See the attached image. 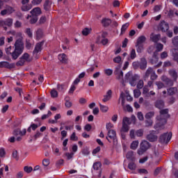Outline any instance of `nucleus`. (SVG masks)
<instances>
[{
    "mask_svg": "<svg viewBox=\"0 0 178 178\" xmlns=\"http://www.w3.org/2000/svg\"><path fill=\"white\" fill-rule=\"evenodd\" d=\"M155 115V113L154 111H150L146 113L145 115V119L150 120L151 118H154V115Z\"/></svg>",
    "mask_w": 178,
    "mask_h": 178,
    "instance_id": "e433bc0d",
    "label": "nucleus"
},
{
    "mask_svg": "<svg viewBox=\"0 0 178 178\" xmlns=\"http://www.w3.org/2000/svg\"><path fill=\"white\" fill-rule=\"evenodd\" d=\"M43 45H44L43 42H39V43L36 44L35 49L33 51L34 55H37V54H38L39 52H41Z\"/></svg>",
    "mask_w": 178,
    "mask_h": 178,
    "instance_id": "4468645a",
    "label": "nucleus"
},
{
    "mask_svg": "<svg viewBox=\"0 0 178 178\" xmlns=\"http://www.w3.org/2000/svg\"><path fill=\"white\" fill-rule=\"evenodd\" d=\"M137 147H138V140L133 141L132 143L131 144V149H137Z\"/></svg>",
    "mask_w": 178,
    "mask_h": 178,
    "instance_id": "ea45409f",
    "label": "nucleus"
},
{
    "mask_svg": "<svg viewBox=\"0 0 178 178\" xmlns=\"http://www.w3.org/2000/svg\"><path fill=\"white\" fill-rule=\"evenodd\" d=\"M177 92V88H170L168 89V95H175V93Z\"/></svg>",
    "mask_w": 178,
    "mask_h": 178,
    "instance_id": "c85d7f7f",
    "label": "nucleus"
},
{
    "mask_svg": "<svg viewBox=\"0 0 178 178\" xmlns=\"http://www.w3.org/2000/svg\"><path fill=\"white\" fill-rule=\"evenodd\" d=\"M43 166H48L49 165V159H44L42 161Z\"/></svg>",
    "mask_w": 178,
    "mask_h": 178,
    "instance_id": "774afa93",
    "label": "nucleus"
},
{
    "mask_svg": "<svg viewBox=\"0 0 178 178\" xmlns=\"http://www.w3.org/2000/svg\"><path fill=\"white\" fill-rule=\"evenodd\" d=\"M33 8V6L31 5H26V4H23L22 7V10H23L24 12H27L29 10H30V9H31Z\"/></svg>",
    "mask_w": 178,
    "mask_h": 178,
    "instance_id": "72a5a7b5",
    "label": "nucleus"
},
{
    "mask_svg": "<svg viewBox=\"0 0 178 178\" xmlns=\"http://www.w3.org/2000/svg\"><path fill=\"white\" fill-rule=\"evenodd\" d=\"M154 70L151 67H149L145 74V79H148L154 73Z\"/></svg>",
    "mask_w": 178,
    "mask_h": 178,
    "instance_id": "a878e982",
    "label": "nucleus"
},
{
    "mask_svg": "<svg viewBox=\"0 0 178 178\" xmlns=\"http://www.w3.org/2000/svg\"><path fill=\"white\" fill-rule=\"evenodd\" d=\"M133 155H134V153L133 152V151H129L127 152L126 156L127 159H131L133 158Z\"/></svg>",
    "mask_w": 178,
    "mask_h": 178,
    "instance_id": "4d7b16f0",
    "label": "nucleus"
},
{
    "mask_svg": "<svg viewBox=\"0 0 178 178\" xmlns=\"http://www.w3.org/2000/svg\"><path fill=\"white\" fill-rule=\"evenodd\" d=\"M129 29V23H126L122 26L120 35H123L126 33V30Z\"/></svg>",
    "mask_w": 178,
    "mask_h": 178,
    "instance_id": "bb28decb",
    "label": "nucleus"
},
{
    "mask_svg": "<svg viewBox=\"0 0 178 178\" xmlns=\"http://www.w3.org/2000/svg\"><path fill=\"white\" fill-rule=\"evenodd\" d=\"M156 86H157L159 90H161V88H165V84L161 81H156Z\"/></svg>",
    "mask_w": 178,
    "mask_h": 178,
    "instance_id": "c03bdc74",
    "label": "nucleus"
},
{
    "mask_svg": "<svg viewBox=\"0 0 178 178\" xmlns=\"http://www.w3.org/2000/svg\"><path fill=\"white\" fill-rule=\"evenodd\" d=\"M111 98H112V90H108L106 94L104 96L102 102H108V101H110Z\"/></svg>",
    "mask_w": 178,
    "mask_h": 178,
    "instance_id": "f3484780",
    "label": "nucleus"
},
{
    "mask_svg": "<svg viewBox=\"0 0 178 178\" xmlns=\"http://www.w3.org/2000/svg\"><path fill=\"white\" fill-rule=\"evenodd\" d=\"M145 41H147V38L145 35H140L138 38L136 44L138 45H144Z\"/></svg>",
    "mask_w": 178,
    "mask_h": 178,
    "instance_id": "a211bd4d",
    "label": "nucleus"
},
{
    "mask_svg": "<svg viewBox=\"0 0 178 178\" xmlns=\"http://www.w3.org/2000/svg\"><path fill=\"white\" fill-rule=\"evenodd\" d=\"M132 65L134 69H138V67H140V63L138 61H134Z\"/></svg>",
    "mask_w": 178,
    "mask_h": 178,
    "instance_id": "052dcab7",
    "label": "nucleus"
},
{
    "mask_svg": "<svg viewBox=\"0 0 178 178\" xmlns=\"http://www.w3.org/2000/svg\"><path fill=\"white\" fill-rule=\"evenodd\" d=\"M136 51L138 54H141L144 51V44H136Z\"/></svg>",
    "mask_w": 178,
    "mask_h": 178,
    "instance_id": "c756f323",
    "label": "nucleus"
},
{
    "mask_svg": "<svg viewBox=\"0 0 178 178\" xmlns=\"http://www.w3.org/2000/svg\"><path fill=\"white\" fill-rule=\"evenodd\" d=\"M161 80L162 81H163L164 83H165V84L168 86H173V81L171 80L170 79L168 78V76L163 75L161 76Z\"/></svg>",
    "mask_w": 178,
    "mask_h": 178,
    "instance_id": "2eb2a0df",
    "label": "nucleus"
},
{
    "mask_svg": "<svg viewBox=\"0 0 178 178\" xmlns=\"http://www.w3.org/2000/svg\"><path fill=\"white\" fill-rule=\"evenodd\" d=\"M137 57V54H136V49H132L130 53V58L131 59H136Z\"/></svg>",
    "mask_w": 178,
    "mask_h": 178,
    "instance_id": "79ce46f5",
    "label": "nucleus"
},
{
    "mask_svg": "<svg viewBox=\"0 0 178 178\" xmlns=\"http://www.w3.org/2000/svg\"><path fill=\"white\" fill-rule=\"evenodd\" d=\"M150 40L153 42H158V41L161 40V34L156 35V34L152 33L150 35Z\"/></svg>",
    "mask_w": 178,
    "mask_h": 178,
    "instance_id": "6ab92c4d",
    "label": "nucleus"
},
{
    "mask_svg": "<svg viewBox=\"0 0 178 178\" xmlns=\"http://www.w3.org/2000/svg\"><path fill=\"white\" fill-rule=\"evenodd\" d=\"M70 140H72V141H77L79 140V138L76 136V132L72 133L70 136Z\"/></svg>",
    "mask_w": 178,
    "mask_h": 178,
    "instance_id": "8fccbe9b",
    "label": "nucleus"
},
{
    "mask_svg": "<svg viewBox=\"0 0 178 178\" xmlns=\"http://www.w3.org/2000/svg\"><path fill=\"white\" fill-rule=\"evenodd\" d=\"M26 34L29 37V38H31L33 37V32H31V29L30 28H27L25 31Z\"/></svg>",
    "mask_w": 178,
    "mask_h": 178,
    "instance_id": "de8ad7c7",
    "label": "nucleus"
},
{
    "mask_svg": "<svg viewBox=\"0 0 178 178\" xmlns=\"http://www.w3.org/2000/svg\"><path fill=\"white\" fill-rule=\"evenodd\" d=\"M152 123H153V122H152V120H147L145 121V124H146V127H149L150 126H152Z\"/></svg>",
    "mask_w": 178,
    "mask_h": 178,
    "instance_id": "338daca9",
    "label": "nucleus"
},
{
    "mask_svg": "<svg viewBox=\"0 0 178 178\" xmlns=\"http://www.w3.org/2000/svg\"><path fill=\"white\" fill-rule=\"evenodd\" d=\"M26 19H27L28 20H29V19H31L30 21H29L30 23H31V24H34L37 23V21L38 20V17H34V16H33V15H31V16L28 15L27 17H26Z\"/></svg>",
    "mask_w": 178,
    "mask_h": 178,
    "instance_id": "b1692460",
    "label": "nucleus"
},
{
    "mask_svg": "<svg viewBox=\"0 0 178 178\" xmlns=\"http://www.w3.org/2000/svg\"><path fill=\"white\" fill-rule=\"evenodd\" d=\"M139 104H143L145 106H148V102H144V98L143 97L139 98Z\"/></svg>",
    "mask_w": 178,
    "mask_h": 178,
    "instance_id": "bf43d9fd",
    "label": "nucleus"
},
{
    "mask_svg": "<svg viewBox=\"0 0 178 178\" xmlns=\"http://www.w3.org/2000/svg\"><path fill=\"white\" fill-rule=\"evenodd\" d=\"M155 54H156V52H154L153 58L151 60L152 65H155V63H156V62H158V57L155 55Z\"/></svg>",
    "mask_w": 178,
    "mask_h": 178,
    "instance_id": "09e8293b",
    "label": "nucleus"
},
{
    "mask_svg": "<svg viewBox=\"0 0 178 178\" xmlns=\"http://www.w3.org/2000/svg\"><path fill=\"white\" fill-rule=\"evenodd\" d=\"M41 8L40 7H36L33 8L32 10H31V14L35 17H38L40 15H41Z\"/></svg>",
    "mask_w": 178,
    "mask_h": 178,
    "instance_id": "ddd939ff",
    "label": "nucleus"
},
{
    "mask_svg": "<svg viewBox=\"0 0 178 178\" xmlns=\"http://www.w3.org/2000/svg\"><path fill=\"white\" fill-rule=\"evenodd\" d=\"M104 73L106 76H111V74H113V70L111 69H105L104 70Z\"/></svg>",
    "mask_w": 178,
    "mask_h": 178,
    "instance_id": "a19ab883",
    "label": "nucleus"
},
{
    "mask_svg": "<svg viewBox=\"0 0 178 178\" xmlns=\"http://www.w3.org/2000/svg\"><path fill=\"white\" fill-rule=\"evenodd\" d=\"M139 67L141 70L147 69V60H145V58H141L140 63H139Z\"/></svg>",
    "mask_w": 178,
    "mask_h": 178,
    "instance_id": "aec40b11",
    "label": "nucleus"
},
{
    "mask_svg": "<svg viewBox=\"0 0 178 178\" xmlns=\"http://www.w3.org/2000/svg\"><path fill=\"white\" fill-rule=\"evenodd\" d=\"M107 35H108V33L106 32H102L99 33L96 38V40H95L96 44H101L102 41H104V40L105 39V38H106Z\"/></svg>",
    "mask_w": 178,
    "mask_h": 178,
    "instance_id": "6e6552de",
    "label": "nucleus"
},
{
    "mask_svg": "<svg viewBox=\"0 0 178 178\" xmlns=\"http://www.w3.org/2000/svg\"><path fill=\"white\" fill-rule=\"evenodd\" d=\"M42 136V134L38 131H36L35 134L34 135V138L37 140V138H40Z\"/></svg>",
    "mask_w": 178,
    "mask_h": 178,
    "instance_id": "e2e57ef3",
    "label": "nucleus"
},
{
    "mask_svg": "<svg viewBox=\"0 0 178 178\" xmlns=\"http://www.w3.org/2000/svg\"><path fill=\"white\" fill-rule=\"evenodd\" d=\"M138 172L140 173V175H147L148 173V171L144 168L138 169Z\"/></svg>",
    "mask_w": 178,
    "mask_h": 178,
    "instance_id": "864d4df0",
    "label": "nucleus"
},
{
    "mask_svg": "<svg viewBox=\"0 0 178 178\" xmlns=\"http://www.w3.org/2000/svg\"><path fill=\"white\" fill-rule=\"evenodd\" d=\"M6 10L8 15H10L11 13H13V12H15V9L12 7H7Z\"/></svg>",
    "mask_w": 178,
    "mask_h": 178,
    "instance_id": "0e129e2a",
    "label": "nucleus"
},
{
    "mask_svg": "<svg viewBox=\"0 0 178 178\" xmlns=\"http://www.w3.org/2000/svg\"><path fill=\"white\" fill-rule=\"evenodd\" d=\"M21 58L25 62H30V60H31V59H30V55L27 53L24 54Z\"/></svg>",
    "mask_w": 178,
    "mask_h": 178,
    "instance_id": "f704fd0d",
    "label": "nucleus"
},
{
    "mask_svg": "<svg viewBox=\"0 0 178 178\" xmlns=\"http://www.w3.org/2000/svg\"><path fill=\"white\" fill-rule=\"evenodd\" d=\"M144 134V130L143 129H138L137 131H135L134 129H131L129 131V137L132 140L136 139V136L137 137H143Z\"/></svg>",
    "mask_w": 178,
    "mask_h": 178,
    "instance_id": "423d86ee",
    "label": "nucleus"
},
{
    "mask_svg": "<svg viewBox=\"0 0 178 178\" xmlns=\"http://www.w3.org/2000/svg\"><path fill=\"white\" fill-rule=\"evenodd\" d=\"M134 95L135 98H138V97H140V95H141V91H140V90H138V89L134 90Z\"/></svg>",
    "mask_w": 178,
    "mask_h": 178,
    "instance_id": "37998d69",
    "label": "nucleus"
},
{
    "mask_svg": "<svg viewBox=\"0 0 178 178\" xmlns=\"http://www.w3.org/2000/svg\"><path fill=\"white\" fill-rule=\"evenodd\" d=\"M130 124H131L130 118L124 117L122 119V125L120 129V133H129V130H130Z\"/></svg>",
    "mask_w": 178,
    "mask_h": 178,
    "instance_id": "7ed1b4c3",
    "label": "nucleus"
},
{
    "mask_svg": "<svg viewBox=\"0 0 178 178\" xmlns=\"http://www.w3.org/2000/svg\"><path fill=\"white\" fill-rule=\"evenodd\" d=\"M128 168L130 170H136L137 165L134 162H131L128 164Z\"/></svg>",
    "mask_w": 178,
    "mask_h": 178,
    "instance_id": "58836bf2",
    "label": "nucleus"
},
{
    "mask_svg": "<svg viewBox=\"0 0 178 178\" xmlns=\"http://www.w3.org/2000/svg\"><path fill=\"white\" fill-rule=\"evenodd\" d=\"M168 73L170 76L172 77V79H173L174 81H176V80H177L178 75H177V72H176V70H170L168 72Z\"/></svg>",
    "mask_w": 178,
    "mask_h": 178,
    "instance_id": "4be33fe9",
    "label": "nucleus"
},
{
    "mask_svg": "<svg viewBox=\"0 0 178 178\" xmlns=\"http://www.w3.org/2000/svg\"><path fill=\"white\" fill-rule=\"evenodd\" d=\"M172 140V132H166L161 134L159 137V143L168 144Z\"/></svg>",
    "mask_w": 178,
    "mask_h": 178,
    "instance_id": "39448f33",
    "label": "nucleus"
},
{
    "mask_svg": "<svg viewBox=\"0 0 178 178\" xmlns=\"http://www.w3.org/2000/svg\"><path fill=\"white\" fill-rule=\"evenodd\" d=\"M159 29L163 33H166L169 30V24L165 21H162L159 25Z\"/></svg>",
    "mask_w": 178,
    "mask_h": 178,
    "instance_id": "9d476101",
    "label": "nucleus"
},
{
    "mask_svg": "<svg viewBox=\"0 0 178 178\" xmlns=\"http://www.w3.org/2000/svg\"><path fill=\"white\" fill-rule=\"evenodd\" d=\"M101 166H102L101 162H96L93 164L92 168L94 170H99V169H101Z\"/></svg>",
    "mask_w": 178,
    "mask_h": 178,
    "instance_id": "c9c22d12",
    "label": "nucleus"
},
{
    "mask_svg": "<svg viewBox=\"0 0 178 178\" xmlns=\"http://www.w3.org/2000/svg\"><path fill=\"white\" fill-rule=\"evenodd\" d=\"M168 109H163L160 111V115L157 116V122L154 125L155 130H163L165 124H166V119L169 118Z\"/></svg>",
    "mask_w": 178,
    "mask_h": 178,
    "instance_id": "f03ea898",
    "label": "nucleus"
},
{
    "mask_svg": "<svg viewBox=\"0 0 178 178\" xmlns=\"http://www.w3.org/2000/svg\"><path fill=\"white\" fill-rule=\"evenodd\" d=\"M156 52H161V51L163 49V44H162V43H157L156 44Z\"/></svg>",
    "mask_w": 178,
    "mask_h": 178,
    "instance_id": "4c0bfd02",
    "label": "nucleus"
},
{
    "mask_svg": "<svg viewBox=\"0 0 178 178\" xmlns=\"http://www.w3.org/2000/svg\"><path fill=\"white\" fill-rule=\"evenodd\" d=\"M155 106L159 109H163V106H165V104L163 103V101L158 100L155 103Z\"/></svg>",
    "mask_w": 178,
    "mask_h": 178,
    "instance_id": "393cba45",
    "label": "nucleus"
},
{
    "mask_svg": "<svg viewBox=\"0 0 178 178\" xmlns=\"http://www.w3.org/2000/svg\"><path fill=\"white\" fill-rule=\"evenodd\" d=\"M120 99L122 101V106H124V93L122 92L120 95Z\"/></svg>",
    "mask_w": 178,
    "mask_h": 178,
    "instance_id": "13d9d810",
    "label": "nucleus"
},
{
    "mask_svg": "<svg viewBox=\"0 0 178 178\" xmlns=\"http://www.w3.org/2000/svg\"><path fill=\"white\" fill-rule=\"evenodd\" d=\"M12 24H13V19L12 18H7L5 20L0 21V27H3V26L10 27Z\"/></svg>",
    "mask_w": 178,
    "mask_h": 178,
    "instance_id": "1a4fd4ad",
    "label": "nucleus"
},
{
    "mask_svg": "<svg viewBox=\"0 0 178 178\" xmlns=\"http://www.w3.org/2000/svg\"><path fill=\"white\" fill-rule=\"evenodd\" d=\"M101 23L104 27H108V26L112 23V20H111L109 18H103Z\"/></svg>",
    "mask_w": 178,
    "mask_h": 178,
    "instance_id": "412c9836",
    "label": "nucleus"
},
{
    "mask_svg": "<svg viewBox=\"0 0 178 178\" xmlns=\"http://www.w3.org/2000/svg\"><path fill=\"white\" fill-rule=\"evenodd\" d=\"M99 107H100V111H102V112H103L104 113H106V112L109 111V107H108V106H104L99 104Z\"/></svg>",
    "mask_w": 178,
    "mask_h": 178,
    "instance_id": "473e14b6",
    "label": "nucleus"
},
{
    "mask_svg": "<svg viewBox=\"0 0 178 178\" xmlns=\"http://www.w3.org/2000/svg\"><path fill=\"white\" fill-rule=\"evenodd\" d=\"M137 118L139 120H144V115H143V113H141V112L138 113Z\"/></svg>",
    "mask_w": 178,
    "mask_h": 178,
    "instance_id": "680f3d73",
    "label": "nucleus"
},
{
    "mask_svg": "<svg viewBox=\"0 0 178 178\" xmlns=\"http://www.w3.org/2000/svg\"><path fill=\"white\" fill-rule=\"evenodd\" d=\"M58 59L62 63H67V56L65 54H59Z\"/></svg>",
    "mask_w": 178,
    "mask_h": 178,
    "instance_id": "5701e85b",
    "label": "nucleus"
},
{
    "mask_svg": "<svg viewBox=\"0 0 178 178\" xmlns=\"http://www.w3.org/2000/svg\"><path fill=\"white\" fill-rule=\"evenodd\" d=\"M155 131H150L149 134L147 136V138L151 143H154L158 140V136L155 135Z\"/></svg>",
    "mask_w": 178,
    "mask_h": 178,
    "instance_id": "9b49d317",
    "label": "nucleus"
},
{
    "mask_svg": "<svg viewBox=\"0 0 178 178\" xmlns=\"http://www.w3.org/2000/svg\"><path fill=\"white\" fill-rule=\"evenodd\" d=\"M113 62H115V63H120V62H122V57H120V56H118L114 58Z\"/></svg>",
    "mask_w": 178,
    "mask_h": 178,
    "instance_id": "5fc2aeb1",
    "label": "nucleus"
},
{
    "mask_svg": "<svg viewBox=\"0 0 178 178\" xmlns=\"http://www.w3.org/2000/svg\"><path fill=\"white\" fill-rule=\"evenodd\" d=\"M0 67H6V69H13V67H15V64H10L6 61H1L0 62Z\"/></svg>",
    "mask_w": 178,
    "mask_h": 178,
    "instance_id": "f8f14e48",
    "label": "nucleus"
},
{
    "mask_svg": "<svg viewBox=\"0 0 178 178\" xmlns=\"http://www.w3.org/2000/svg\"><path fill=\"white\" fill-rule=\"evenodd\" d=\"M43 36H44V33L42 32V30L38 29L36 31V38H37V40H40V38H42Z\"/></svg>",
    "mask_w": 178,
    "mask_h": 178,
    "instance_id": "7c9ffc66",
    "label": "nucleus"
},
{
    "mask_svg": "<svg viewBox=\"0 0 178 178\" xmlns=\"http://www.w3.org/2000/svg\"><path fill=\"white\" fill-rule=\"evenodd\" d=\"M75 90H76V87L74 85L72 84L70 88L69 93L73 94V92H74Z\"/></svg>",
    "mask_w": 178,
    "mask_h": 178,
    "instance_id": "69168bd1",
    "label": "nucleus"
},
{
    "mask_svg": "<svg viewBox=\"0 0 178 178\" xmlns=\"http://www.w3.org/2000/svg\"><path fill=\"white\" fill-rule=\"evenodd\" d=\"M143 94L145 95V97H149V89H148V86H144Z\"/></svg>",
    "mask_w": 178,
    "mask_h": 178,
    "instance_id": "2f4dec72",
    "label": "nucleus"
},
{
    "mask_svg": "<svg viewBox=\"0 0 178 178\" xmlns=\"http://www.w3.org/2000/svg\"><path fill=\"white\" fill-rule=\"evenodd\" d=\"M143 87H144V81L140 80L137 84V88L140 90Z\"/></svg>",
    "mask_w": 178,
    "mask_h": 178,
    "instance_id": "3c124183",
    "label": "nucleus"
},
{
    "mask_svg": "<svg viewBox=\"0 0 178 178\" xmlns=\"http://www.w3.org/2000/svg\"><path fill=\"white\" fill-rule=\"evenodd\" d=\"M16 38H19L16 40L15 47L10 46L6 49L7 55H11L13 59L16 60L23 54V49H24V44H23V33L18 32L15 34Z\"/></svg>",
    "mask_w": 178,
    "mask_h": 178,
    "instance_id": "f257e3e1",
    "label": "nucleus"
},
{
    "mask_svg": "<svg viewBox=\"0 0 178 178\" xmlns=\"http://www.w3.org/2000/svg\"><path fill=\"white\" fill-rule=\"evenodd\" d=\"M139 79L140 76L137 74L133 75V74H131L130 72L127 73L125 75V80H127V81H129L132 86H136V81H137V80Z\"/></svg>",
    "mask_w": 178,
    "mask_h": 178,
    "instance_id": "20e7f679",
    "label": "nucleus"
},
{
    "mask_svg": "<svg viewBox=\"0 0 178 178\" xmlns=\"http://www.w3.org/2000/svg\"><path fill=\"white\" fill-rule=\"evenodd\" d=\"M24 172H26V173H31L33 172V167H30V166H25L24 168Z\"/></svg>",
    "mask_w": 178,
    "mask_h": 178,
    "instance_id": "a18cd8bd",
    "label": "nucleus"
},
{
    "mask_svg": "<svg viewBox=\"0 0 178 178\" xmlns=\"http://www.w3.org/2000/svg\"><path fill=\"white\" fill-rule=\"evenodd\" d=\"M115 137H116V131L113 129H109L108 131V137H106V140L111 143V138H115Z\"/></svg>",
    "mask_w": 178,
    "mask_h": 178,
    "instance_id": "dca6fc26",
    "label": "nucleus"
},
{
    "mask_svg": "<svg viewBox=\"0 0 178 178\" xmlns=\"http://www.w3.org/2000/svg\"><path fill=\"white\" fill-rule=\"evenodd\" d=\"M50 94L52 98H56L58 97V91H56L55 89H53Z\"/></svg>",
    "mask_w": 178,
    "mask_h": 178,
    "instance_id": "49530a36",
    "label": "nucleus"
},
{
    "mask_svg": "<svg viewBox=\"0 0 178 178\" xmlns=\"http://www.w3.org/2000/svg\"><path fill=\"white\" fill-rule=\"evenodd\" d=\"M120 67H122V65H119L118 67H116L114 72L115 74H120V73H123V72L120 70Z\"/></svg>",
    "mask_w": 178,
    "mask_h": 178,
    "instance_id": "603ef678",
    "label": "nucleus"
},
{
    "mask_svg": "<svg viewBox=\"0 0 178 178\" xmlns=\"http://www.w3.org/2000/svg\"><path fill=\"white\" fill-rule=\"evenodd\" d=\"M150 147L149 143L147 140H143L140 143V148L138 150V155H143L147 149H148Z\"/></svg>",
    "mask_w": 178,
    "mask_h": 178,
    "instance_id": "0eeeda50",
    "label": "nucleus"
},
{
    "mask_svg": "<svg viewBox=\"0 0 178 178\" xmlns=\"http://www.w3.org/2000/svg\"><path fill=\"white\" fill-rule=\"evenodd\" d=\"M91 31H92V29L84 28L82 31V34H83V35H88V34L91 33Z\"/></svg>",
    "mask_w": 178,
    "mask_h": 178,
    "instance_id": "cd10ccee",
    "label": "nucleus"
},
{
    "mask_svg": "<svg viewBox=\"0 0 178 178\" xmlns=\"http://www.w3.org/2000/svg\"><path fill=\"white\" fill-rule=\"evenodd\" d=\"M172 41L175 47H178V36L175 37Z\"/></svg>",
    "mask_w": 178,
    "mask_h": 178,
    "instance_id": "6e6d98bb",
    "label": "nucleus"
}]
</instances>
